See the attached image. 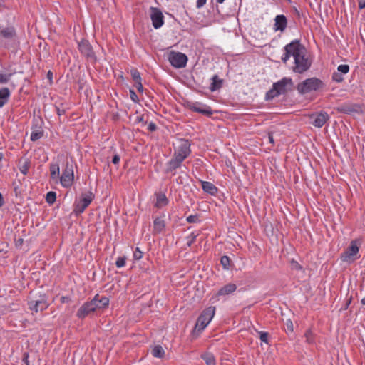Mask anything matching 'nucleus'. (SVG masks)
I'll return each mask as SVG.
<instances>
[{"label": "nucleus", "mask_w": 365, "mask_h": 365, "mask_svg": "<svg viewBox=\"0 0 365 365\" xmlns=\"http://www.w3.org/2000/svg\"><path fill=\"white\" fill-rule=\"evenodd\" d=\"M284 49V53L282 56V61L284 63H286L292 57L294 61L290 68L294 73L300 74L309 69L312 62L307 56L305 47L300 43L299 41H292L287 44Z\"/></svg>", "instance_id": "obj_1"}, {"label": "nucleus", "mask_w": 365, "mask_h": 365, "mask_svg": "<svg viewBox=\"0 0 365 365\" xmlns=\"http://www.w3.org/2000/svg\"><path fill=\"white\" fill-rule=\"evenodd\" d=\"M19 41L13 26L0 27V47L4 48H16Z\"/></svg>", "instance_id": "obj_2"}, {"label": "nucleus", "mask_w": 365, "mask_h": 365, "mask_svg": "<svg viewBox=\"0 0 365 365\" xmlns=\"http://www.w3.org/2000/svg\"><path fill=\"white\" fill-rule=\"evenodd\" d=\"M324 87V82L316 77L309 78L298 83L297 90L302 95L318 91Z\"/></svg>", "instance_id": "obj_3"}, {"label": "nucleus", "mask_w": 365, "mask_h": 365, "mask_svg": "<svg viewBox=\"0 0 365 365\" xmlns=\"http://www.w3.org/2000/svg\"><path fill=\"white\" fill-rule=\"evenodd\" d=\"M293 85L292 80L290 78L284 77L272 85L266 94L267 99H272L281 94L285 93L288 90L291 89Z\"/></svg>", "instance_id": "obj_4"}, {"label": "nucleus", "mask_w": 365, "mask_h": 365, "mask_svg": "<svg viewBox=\"0 0 365 365\" xmlns=\"http://www.w3.org/2000/svg\"><path fill=\"white\" fill-rule=\"evenodd\" d=\"M215 313V307L205 308L199 316L195 326V331L201 332L210 324Z\"/></svg>", "instance_id": "obj_5"}, {"label": "nucleus", "mask_w": 365, "mask_h": 365, "mask_svg": "<svg viewBox=\"0 0 365 365\" xmlns=\"http://www.w3.org/2000/svg\"><path fill=\"white\" fill-rule=\"evenodd\" d=\"M58 180L63 187H70L74 180V173L73 165L67 163Z\"/></svg>", "instance_id": "obj_6"}, {"label": "nucleus", "mask_w": 365, "mask_h": 365, "mask_svg": "<svg viewBox=\"0 0 365 365\" xmlns=\"http://www.w3.org/2000/svg\"><path fill=\"white\" fill-rule=\"evenodd\" d=\"M187 57L180 52L172 51L168 56V61L172 66L175 68H185L187 63Z\"/></svg>", "instance_id": "obj_7"}, {"label": "nucleus", "mask_w": 365, "mask_h": 365, "mask_svg": "<svg viewBox=\"0 0 365 365\" xmlns=\"http://www.w3.org/2000/svg\"><path fill=\"white\" fill-rule=\"evenodd\" d=\"M93 199V195L91 192L82 194L81 199L78 202L75 203L74 212L76 215L83 213L85 209L91 204Z\"/></svg>", "instance_id": "obj_8"}, {"label": "nucleus", "mask_w": 365, "mask_h": 365, "mask_svg": "<svg viewBox=\"0 0 365 365\" xmlns=\"http://www.w3.org/2000/svg\"><path fill=\"white\" fill-rule=\"evenodd\" d=\"M190 143L187 140H180L178 145L175 148L174 156L183 160L190 154Z\"/></svg>", "instance_id": "obj_9"}, {"label": "nucleus", "mask_w": 365, "mask_h": 365, "mask_svg": "<svg viewBox=\"0 0 365 365\" xmlns=\"http://www.w3.org/2000/svg\"><path fill=\"white\" fill-rule=\"evenodd\" d=\"M187 108L194 112L201 113L207 116H210L213 113L212 108L209 106L197 101L187 102Z\"/></svg>", "instance_id": "obj_10"}, {"label": "nucleus", "mask_w": 365, "mask_h": 365, "mask_svg": "<svg viewBox=\"0 0 365 365\" xmlns=\"http://www.w3.org/2000/svg\"><path fill=\"white\" fill-rule=\"evenodd\" d=\"M49 303L45 295L39 296L38 299H31L29 302V309L35 312H42L48 308Z\"/></svg>", "instance_id": "obj_11"}, {"label": "nucleus", "mask_w": 365, "mask_h": 365, "mask_svg": "<svg viewBox=\"0 0 365 365\" xmlns=\"http://www.w3.org/2000/svg\"><path fill=\"white\" fill-rule=\"evenodd\" d=\"M150 10L152 25L155 29H158L164 24V16L158 8L152 6Z\"/></svg>", "instance_id": "obj_12"}, {"label": "nucleus", "mask_w": 365, "mask_h": 365, "mask_svg": "<svg viewBox=\"0 0 365 365\" xmlns=\"http://www.w3.org/2000/svg\"><path fill=\"white\" fill-rule=\"evenodd\" d=\"M96 299H92L91 301L84 303L78 310L77 317L78 318H85L88 314L96 310L97 305L95 304Z\"/></svg>", "instance_id": "obj_13"}, {"label": "nucleus", "mask_w": 365, "mask_h": 365, "mask_svg": "<svg viewBox=\"0 0 365 365\" xmlns=\"http://www.w3.org/2000/svg\"><path fill=\"white\" fill-rule=\"evenodd\" d=\"M359 252V247L352 242L347 250L341 255V259L343 262L351 263L356 259V256Z\"/></svg>", "instance_id": "obj_14"}, {"label": "nucleus", "mask_w": 365, "mask_h": 365, "mask_svg": "<svg viewBox=\"0 0 365 365\" xmlns=\"http://www.w3.org/2000/svg\"><path fill=\"white\" fill-rule=\"evenodd\" d=\"M287 26V19L283 14L277 15L274 18V24L273 29L274 31L283 32Z\"/></svg>", "instance_id": "obj_15"}, {"label": "nucleus", "mask_w": 365, "mask_h": 365, "mask_svg": "<svg viewBox=\"0 0 365 365\" xmlns=\"http://www.w3.org/2000/svg\"><path fill=\"white\" fill-rule=\"evenodd\" d=\"M166 224L163 216L157 217L153 220V230L154 235L162 233L165 230Z\"/></svg>", "instance_id": "obj_16"}, {"label": "nucleus", "mask_w": 365, "mask_h": 365, "mask_svg": "<svg viewBox=\"0 0 365 365\" xmlns=\"http://www.w3.org/2000/svg\"><path fill=\"white\" fill-rule=\"evenodd\" d=\"M78 49L83 55L87 57H92L93 56L92 47L88 41L82 40L79 42Z\"/></svg>", "instance_id": "obj_17"}, {"label": "nucleus", "mask_w": 365, "mask_h": 365, "mask_svg": "<svg viewBox=\"0 0 365 365\" xmlns=\"http://www.w3.org/2000/svg\"><path fill=\"white\" fill-rule=\"evenodd\" d=\"M329 118V115L326 112H321L314 117L312 124L317 128H322Z\"/></svg>", "instance_id": "obj_18"}, {"label": "nucleus", "mask_w": 365, "mask_h": 365, "mask_svg": "<svg viewBox=\"0 0 365 365\" xmlns=\"http://www.w3.org/2000/svg\"><path fill=\"white\" fill-rule=\"evenodd\" d=\"M237 289L235 284H227L222 287L217 292V296H226L233 293Z\"/></svg>", "instance_id": "obj_19"}, {"label": "nucleus", "mask_w": 365, "mask_h": 365, "mask_svg": "<svg viewBox=\"0 0 365 365\" xmlns=\"http://www.w3.org/2000/svg\"><path fill=\"white\" fill-rule=\"evenodd\" d=\"M168 204V200L163 192L156 194V202L155 206L158 208H162Z\"/></svg>", "instance_id": "obj_20"}, {"label": "nucleus", "mask_w": 365, "mask_h": 365, "mask_svg": "<svg viewBox=\"0 0 365 365\" xmlns=\"http://www.w3.org/2000/svg\"><path fill=\"white\" fill-rule=\"evenodd\" d=\"M202 188L204 192L215 195L217 192V188L210 182L201 181Z\"/></svg>", "instance_id": "obj_21"}, {"label": "nucleus", "mask_w": 365, "mask_h": 365, "mask_svg": "<svg viewBox=\"0 0 365 365\" xmlns=\"http://www.w3.org/2000/svg\"><path fill=\"white\" fill-rule=\"evenodd\" d=\"M96 298H97V300L96 301V303H95L97 305L96 310L101 309H104L108 306L109 299L108 297H100L99 294H96L93 299H96Z\"/></svg>", "instance_id": "obj_22"}, {"label": "nucleus", "mask_w": 365, "mask_h": 365, "mask_svg": "<svg viewBox=\"0 0 365 365\" xmlns=\"http://www.w3.org/2000/svg\"><path fill=\"white\" fill-rule=\"evenodd\" d=\"M51 178L56 182L58 181L60 177V167L58 163H51L50 165Z\"/></svg>", "instance_id": "obj_23"}, {"label": "nucleus", "mask_w": 365, "mask_h": 365, "mask_svg": "<svg viewBox=\"0 0 365 365\" xmlns=\"http://www.w3.org/2000/svg\"><path fill=\"white\" fill-rule=\"evenodd\" d=\"M182 162L183 160H181V159L173 156V158L168 163V172H171L180 168Z\"/></svg>", "instance_id": "obj_24"}, {"label": "nucleus", "mask_w": 365, "mask_h": 365, "mask_svg": "<svg viewBox=\"0 0 365 365\" xmlns=\"http://www.w3.org/2000/svg\"><path fill=\"white\" fill-rule=\"evenodd\" d=\"M11 93L9 88H2L0 89V108H2L8 101Z\"/></svg>", "instance_id": "obj_25"}, {"label": "nucleus", "mask_w": 365, "mask_h": 365, "mask_svg": "<svg viewBox=\"0 0 365 365\" xmlns=\"http://www.w3.org/2000/svg\"><path fill=\"white\" fill-rule=\"evenodd\" d=\"M201 359L204 360L206 365H216V359L212 353L205 352L201 354Z\"/></svg>", "instance_id": "obj_26"}, {"label": "nucleus", "mask_w": 365, "mask_h": 365, "mask_svg": "<svg viewBox=\"0 0 365 365\" xmlns=\"http://www.w3.org/2000/svg\"><path fill=\"white\" fill-rule=\"evenodd\" d=\"M212 82L210 87V91H215L219 89L220 88H221L222 84V81L221 79H220L217 75H215L212 78Z\"/></svg>", "instance_id": "obj_27"}, {"label": "nucleus", "mask_w": 365, "mask_h": 365, "mask_svg": "<svg viewBox=\"0 0 365 365\" xmlns=\"http://www.w3.org/2000/svg\"><path fill=\"white\" fill-rule=\"evenodd\" d=\"M152 354L155 357L161 358L163 356L165 351L162 346H155L152 351Z\"/></svg>", "instance_id": "obj_28"}, {"label": "nucleus", "mask_w": 365, "mask_h": 365, "mask_svg": "<svg viewBox=\"0 0 365 365\" xmlns=\"http://www.w3.org/2000/svg\"><path fill=\"white\" fill-rule=\"evenodd\" d=\"M56 194L55 192L50 191L46 194V200L48 204H53L56 201Z\"/></svg>", "instance_id": "obj_29"}, {"label": "nucleus", "mask_w": 365, "mask_h": 365, "mask_svg": "<svg viewBox=\"0 0 365 365\" xmlns=\"http://www.w3.org/2000/svg\"><path fill=\"white\" fill-rule=\"evenodd\" d=\"M230 259L227 256H222L220 259V263L225 269H228L230 267Z\"/></svg>", "instance_id": "obj_30"}, {"label": "nucleus", "mask_w": 365, "mask_h": 365, "mask_svg": "<svg viewBox=\"0 0 365 365\" xmlns=\"http://www.w3.org/2000/svg\"><path fill=\"white\" fill-rule=\"evenodd\" d=\"M11 76H12L11 73H7V74L0 73V83L4 84V83H8L9 81V80L11 79Z\"/></svg>", "instance_id": "obj_31"}, {"label": "nucleus", "mask_w": 365, "mask_h": 365, "mask_svg": "<svg viewBox=\"0 0 365 365\" xmlns=\"http://www.w3.org/2000/svg\"><path fill=\"white\" fill-rule=\"evenodd\" d=\"M332 79L335 82L341 83L344 81L343 74L338 71L334 72L332 74Z\"/></svg>", "instance_id": "obj_32"}, {"label": "nucleus", "mask_w": 365, "mask_h": 365, "mask_svg": "<svg viewBox=\"0 0 365 365\" xmlns=\"http://www.w3.org/2000/svg\"><path fill=\"white\" fill-rule=\"evenodd\" d=\"M43 136V133L41 131H34L31 134V141H36L38 139H40Z\"/></svg>", "instance_id": "obj_33"}, {"label": "nucleus", "mask_w": 365, "mask_h": 365, "mask_svg": "<svg viewBox=\"0 0 365 365\" xmlns=\"http://www.w3.org/2000/svg\"><path fill=\"white\" fill-rule=\"evenodd\" d=\"M339 73L344 74H346L349 71V66L346 64H341L337 67V71Z\"/></svg>", "instance_id": "obj_34"}, {"label": "nucleus", "mask_w": 365, "mask_h": 365, "mask_svg": "<svg viewBox=\"0 0 365 365\" xmlns=\"http://www.w3.org/2000/svg\"><path fill=\"white\" fill-rule=\"evenodd\" d=\"M126 263V257H119L117 258L115 262V265L118 268L123 267Z\"/></svg>", "instance_id": "obj_35"}, {"label": "nucleus", "mask_w": 365, "mask_h": 365, "mask_svg": "<svg viewBox=\"0 0 365 365\" xmlns=\"http://www.w3.org/2000/svg\"><path fill=\"white\" fill-rule=\"evenodd\" d=\"M186 221L189 223L199 222V216L197 215H191L187 217Z\"/></svg>", "instance_id": "obj_36"}, {"label": "nucleus", "mask_w": 365, "mask_h": 365, "mask_svg": "<svg viewBox=\"0 0 365 365\" xmlns=\"http://www.w3.org/2000/svg\"><path fill=\"white\" fill-rule=\"evenodd\" d=\"M131 76L135 83L141 81L140 73L137 70H131Z\"/></svg>", "instance_id": "obj_37"}, {"label": "nucleus", "mask_w": 365, "mask_h": 365, "mask_svg": "<svg viewBox=\"0 0 365 365\" xmlns=\"http://www.w3.org/2000/svg\"><path fill=\"white\" fill-rule=\"evenodd\" d=\"M133 257L135 260H139L143 257V252L139 250L138 247H137L134 251Z\"/></svg>", "instance_id": "obj_38"}, {"label": "nucleus", "mask_w": 365, "mask_h": 365, "mask_svg": "<svg viewBox=\"0 0 365 365\" xmlns=\"http://www.w3.org/2000/svg\"><path fill=\"white\" fill-rule=\"evenodd\" d=\"M260 340L264 343L268 342V334L266 332L260 333Z\"/></svg>", "instance_id": "obj_39"}, {"label": "nucleus", "mask_w": 365, "mask_h": 365, "mask_svg": "<svg viewBox=\"0 0 365 365\" xmlns=\"http://www.w3.org/2000/svg\"><path fill=\"white\" fill-rule=\"evenodd\" d=\"M207 0H197L196 1V7L197 9H200L205 6L206 4Z\"/></svg>", "instance_id": "obj_40"}, {"label": "nucleus", "mask_w": 365, "mask_h": 365, "mask_svg": "<svg viewBox=\"0 0 365 365\" xmlns=\"http://www.w3.org/2000/svg\"><path fill=\"white\" fill-rule=\"evenodd\" d=\"M23 362H24L26 365H29V354H28V353H24V356H23Z\"/></svg>", "instance_id": "obj_41"}, {"label": "nucleus", "mask_w": 365, "mask_h": 365, "mask_svg": "<svg viewBox=\"0 0 365 365\" xmlns=\"http://www.w3.org/2000/svg\"><path fill=\"white\" fill-rule=\"evenodd\" d=\"M112 162L115 165L118 164L120 162V156L118 155H115L112 159Z\"/></svg>", "instance_id": "obj_42"}, {"label": "nucleus", "mask_w": 365, "mask_h": 365, "mask_svg": "<svg viewBox=\"0 0 365 365\" xmlns=\"http://www.w3.org/2000/svg\"><path fill=\"white\" fill-rule=\"evenodd\" d=\"M312 333L310 331H307L306 334H305V337L307 338V341L308 343H312Z\"/></svg>", "instance_id": "obj_43"}, {"label": "nucleus", "mask_w": 365, "mask_h": 365, "mask_svg": "<svg viewBox=\"0 0 365 365\" xmlns=\"http://www.w3.org/2000/svg\"><path fill=\"white\" fill-rule=\"evenodd\" d=\"M135 83H136V88H137L138 91L140 92H142L143 90V87L141 81L135 82Z\"/></svg>", "instance_id": "obj_44"}, {"label": "nucleus", "mask_w": 365, "mask_h": 365, "mask_svg": "<svg viewBox=\"0 0 365 365\" xmlns=\"http://www.w3.org/2000/svg\"><path fill=\"white\" fill-rule=\"evenodd\" d=\"M358 3H359V8L360 9H365V0H359Z\"/></svg>", "instance_id": "obj_45"}, {"label": "nucleus", "mask_w": 365, "mask_h": 365, "mask_svg": "<svg viewBox=\"0 0 365 365\" xmlns=\"http://www.w3.org/2000/svg\"><path fill=\"white\" fill-rule=\"evenodd\" d=\"M20 170L21 172V173H23L24 175H26L27 173V171H28V167H27V165H23L21 168H20Z\"/></svg>", "instance_id": "obj_46"}, {"label": "nucleus", "mask_w": 365, "mask_h": 365, "mask_svg": "<svg viewBox=\"0 0 365 365\" xmlns=\"http://www.w3.org/2000/svg\"><path fill=\"white\" fill-rule=\"evenodd\" d=\"M130 95H131V98L133 100V101H135V98H137V96L136 94L135 93L134 91H130Z\"/></svg>", "instance_id": "obj_47"}, {"label": "nucleus", "mask_w": 365, "mask_h": 365, "mask_svg": "<svg viewBox=\"0 0 365 365\" xmlns=\"http://www.w3.org/2000/svg\"><path fill=\"white\" fill-rule=\"evenodd\" d=\"M148 128L150 130H154L155 129L156 126L154 123H150V124H149Z\"/></svg>", "instance_id": "obj_48"}, {"label": "nucleus", "mask_w": 365, "mask_h": 365, "mask_svg": "<svg viewBox=\"0 0 365 365\" xmlns=\"http://www.w3.org/2000/svg\"><path fill=\"white\" fill-rule=\"evenodd\" d=\"M268 139H269V141L270 143H272V144L274 143V138H273L272 135L269 134L268 136Z\"/></svg>", "instance_id": "obj_49"}, {"label": "nucleus", "mask_w": 365, "mask_h": 365, "mask_svg": "<svg viewBox=\"0 0 365 365\" xmlns=\"http://www.w3.org/2000/svg\"><path fill=\"white\" fill-rule=\"evenodd\" d=\"M191 236H192V237H191L192 240H191V242H190V243H188V245H190V244H191V243L195 240V239L196 238V235H194V233H192V234H191Z\"/></svg>", "instance_id": "obj_50"}, {"label": "nucleus", "mask_w": 365, "mask_h": 365, "mask_svg": "<svg viewBox=\"0 0 365 365\" xmlns=\"http://www.w3.org/2000/svg\"><path fill=\"white\" fill-rule=\"evenodd\" d=\"M3 204H4L3 196H2V195L0 193V207L3 205Z\"/></svg>", "instance_id": "obj_51"}, {"label": "nucleus", "mask_w": 365, "mask_h": 365, "mask_svg": "<svg viewBox=\"0 0 365 365\" xmlns=\"http://www.w3.org/2000/svg\"><path fill=\"white\" fill-rule=\"evenodd\" d=\"M293 267L294 268H299L300 267V266L299 265V264L297 262H293Z\"/></svg>", "instance_id": "obj_52"}, {"label": "nucleus", "mask_w": 365, "mask_h": 365, "mask_svg": "<svg viewBox=\"0 0 365 365\" xmlns=\"http://www.w3.org/2000/svg\"><path fill=\"white\" fill-rule=\"evenodd\" d=\"M216 1L218 4H222L225 1V0H216Z\"/></svg>", "instance_id": "obj_53"}, {"label": "nucleus", "mask_w": 365, "mask_h": 365, "mask_svg": "<svg viewBox=\"0 0 365 365\" xmlns=\"http://www.w3.org/2000/svg\"><path fill=\"white\" fill-rule=\"evenodd\" d=\"M361 303L365 305V297L361 299Z\"/></svg>", "instance_id": "obj_54"}, {"label": "nucleus", "mask_w": 365, "mask_h": 365, "mask_svg": "<svg viewBox=\"0 0 365 365\" xmlns=\"http://www.w3.org/2000/svg\"><path fill=\"white\" fill-rule=\"evenodd\" d=\"M287 325L292 327V322H289V323H287Z\"/></svg>", "instance_id": "obj_55"}, {"label": "nucleus", "mask_w": 365, "mask_h": 365, "mask_svg": "<svg viewBox=\"0 0 365 365\" xmlns=\"http://www.w3.org/2000/svg\"><path fill=\"white\" fill-rule=\"evenodd\" d=\"M287 325L292 327V322H289V323H287Z\"/></svg>", "instance_id": "obj_56"}, {"label": "nucleus", "mask_w": 365, "mask_h": 365, "mask_svg": "<svg viewBox=\"0 0 365 365\" xmlns=\"http://www.w3.org/2000/svg\"><path fill=\"white\" fill-rule=\"evenodd\" d=\"M287 325L292 327V322H289V323H287Z\"/></svg>", "instance_id": "obj_57"}, {"label": "nucleus", "mask_w": 365, "mask_h": 365, "mask_svg": "<svg viewBox=\"0 0 365 365\" xmlns=\"http://www.w3.org/2000/svg\"><path fill=\"white\" fill-rule=\"evenodd\" d=\"M2 158H3V154L0 153V161L1 160Z\"/></svg>", "instance_id": "obj_58"}, {"label": "nucleus", "mask_w": 365, "mask_h": 365, "mask_svg": "<svg viewBox=\"0 0 365 365\" xmlns=\"http://www.w3.org/2000/svg\"><path fill=\"white\" fill-rule=\"evenodd\" d=\"M48 77H51V76H52V73L49 71L48 73Z\"/></svg>", "instance_id": "obj_59"}, {"label": "nucleus", "mask_w": 365, "mask_h": 365, "mask_svg": "<svg viewBox=\"0 0 365 365\" xmlns=\"http://www.w3.org/2000/svg\"><path fill=\"white\" fill-rule=\"evenodd\" d=\"M295 11H296V13L297 14V15H299V12L298 11V10H297V9H295Z\"/></svg>", "instance_id": "obj_60"}]
</instances>
